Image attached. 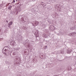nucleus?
Returning <instances> with one entry per match:
<instances>
[{
  "label": "nucleus",
  "instance_id": "obj_1",
  "mask_svg": "<svg viewBox=\"0 0 76 76\" xmlns=\"http://www.w3.org/2000/svg\"><path fill=\"white\" fill-rule=\"evenodd\" d=\"M7 50H8V49H6L4 48L2 50V53L3 54H4L6 56V54H9V51H7Z\"/></svg>",
  "mask_w": 76,
  "mask_h": 76
},
{
  "label": "nucleus",
  "instance_id": "obj_2",
  "mask_svg": "<svg viewBox=\"0 0 76 76\" xmlns=\"http://www.w3.org/2000/svg\"><path fill=\"white\" fill-rule=\"evenodd\" d=\"M18 13V12L16 10H14L12 12V15H17Z\"/></svg>",
  "mask_w": 76,
  "mask_h": 76
},
{
  "label": "nucleus",
  "instance_id": "obj_3",
  "mask_svg": "<svg viewBox=\"0 0 76 76\" xmlns=\"http://www.w3.org/2000/svg\"><path fill=\"white\" fill-rule=\"evenodd\" d=\"M16 44V43L15 42V41L14 40H12L10 42V44L11 45H12V46H13L15 44Z\"/></svg>",
  "mask_w": 76,
  "mask_h": 76
},
{
  "label": "nucleus",
  "instance_id": "obj_4",
  "mask_svg": "<svg viewBox=\"0 0 76 76\" xmlns=\"http://www.w3.org/2000/svg\"><path fill=\"white\" fill-rule=\"evenodd\" d=\"M67 53H68V54H70V53H72V50L69 49H67Z\"/></svg>",
  "mask_w": 76,
  "mask_h": 76
},
{
  "label": "nucleus",
  "instance_id": "obj_5",
  "mask_svg": "<svg viewBox=\"0 0 76 76\" xmlns=\"http://www.w3.org/2000/svg\"><path fill=\"white\" fill-rule=\"evenodd\" d=\"M41 5H42L43 6H44V7L46 6V4L44 3L43 2H41Z\"/></svg>",
  "mask_w": 76,
  "mask_h": 76
},
{
  "label": "nucleus",
  "instance_id": "obj_6",
  "mask_svg": "<svg viewBox=\"0 0 76 76\" xmlns=\"http://www.w3.org/2000/svg\"><path fill=\"white\" fill-rule=\"evenodd\" d=\"M70 29L72 30H73L74 29H76V26H74L73 27H70Z\"/></svg>",
  "mask_w": 76,
  "mask_h": 76
},
{
  "label": "nucleus",
  "instance_id": "obj_7",
  "mask_svg": "<svg viewBox=\"0 0 76 76\" xmlns=\"http://www.w3.org/2000/svg\"><path fill=\"white\" fill-rule=\"evenodd\" d=\"M39 23V22L38 21H36L34 22V24L35 25V26H37Z\"/></svg>",
  "mask_w": 76,
  "mask_h": 76
},
{
  "label": "nucleus",
  "instance_id": "obj_8",
  "mask_svg": "<svg viewBox=\"0 0 76 76\" xmlns=\"http://www.w3.org/2000/svg\"><path fill=\"white\" fill-rule=\"evenodd\" d=\"M64 51L63 50H61L60 51V53H59L62 54H64Z\"/></svg>",
  "mask_w": 76,
  "mask_h": 76
},
{
  "label": "nucleus",
  "instance_id": "obj_9",
  "mask_svg": "<svg viewBox=\"0 0 76 76\" xmlns=\"http://www.w3.org/2000/svg\"><path fill=\"white\" fill-rule=\"evenodd\" d=\"M72 34L73 35L72 36H75V35H76V33L75 32H73L72 33Z\"/></svg>",
  "mask_w": 76,
  "mask_h": 76
},
{
  "label": "nucleus",
  "instance_id": "obj_10",
  "mask_svg": "<svg viewBox=\"0 0 76 76\" xmlns=\"http://www.w3.org/2000/svg\"><path fill=\"white\" fill-rule=\"evenodd\" d=\"M12 6H10V7H8V9L9 10H12Z\"/></svg>",
  "mask_w": 76,
  "mask_h": 76
},
{
  "label": "nucleus",
  "instance_id": "obj_11",
  "mask_svg": "<svg viewBox=\"0 0 76 76\" xmlns=\"http://www.w3.org/2000/svg\"><path fill=\"white\" fill-rule=\"evenodd\" d=\"M16 54V52L14 51L13 52L12 55H13V56H15Z\"/></svg>",
  "mask_w": 76,
  "mask_h": 76
},
{
  "label": "nucleus",
  "instance_id": "obj_12",
  "mask_svg": "<svg viewBox=\"0 0 76 76\" xmlns=\"http://www.w3.org/2000/svg\"><path fill=\"white\" fill-rule=\"evenodd\" d=\"M53 26H54L53 25H50V26L49 27V28L50 29H53Z\"/></svg>",
  "mask_w": 76,
  "mask_h": 76
},
{
  "label": "nucleus",
  "instance_id": "obj_13",
  "mask_svg": "<svg viewBox=\"0 0 76 76\" xmlns=\"http://www.w3.org/2000/svg\"><path fill=\"white\" fill-rule=\"evenodd\" d=\"M69 36H70L71 37H72V36H73V34H72V33H70L69 34H68Z\"/></svg>",
  "mask_w": 76,
  "mask_h": 76
},
{
  "label": "nucleus",
  "instance_id": "obj_14",
  "mask_svg": "<svg viewBox=\"0 0 76 76\" xmlns=\"http://www.w3.org/2000/svg\"><path fill=\"white\" fill-rule=\"evenodd\" d=\"M19 48H15V49L16 50H19Z\"/></svg>",
  "mask_w": 76,
  "mask_h": 76
},
{
  "label": "nucleus",
  "instance_id": "obj_15",
  "mask_svg": "<svg viewBox=\"0 0 76 76\" xmlns=\"http://www.w3.org/2000/svg\"><path fill=\"white\" fill-rule=\"evenodd\" d=\"M15 3V0H13L12 1V2L11 4H14V3Z\"/></svg>",
  "mask_w": 76,
  "mask_h": 76
},
{
  "label": "nucleus",
  "instance_id": "obj_16",
  "mask_svg": "<svg viewBox=\"0 0 76 76\" xmlns=\"http://www.w3.org/2000/svg\"><path fill=\"white\" fill-rule=\"evenodd\" d=\"M12 22H10L9 23V25H12Z\"/></svg>",
  "mask_w": 76,
  "mask_h": 76
},
{
  "label": "nucleus",
  "instance_id": "obj_17",
  "mask_svg": "<svg viewBox=\"0 0 76 76\" xmlns=\"http://www.w3.org/2000/svg\"><path fill=\"white\" fill-rule=\"evenodd\" d=\"M8 49L7 50V51H8L9 50V48L7 47H6V49Z\"/></svg>",
  "mask_w": 76,
  "mask_h": 76
},
{
  "label": "nucleus",
  "instance_id": "obj_18",
  "mask_svg": "<svg viewBox=\"0 0 76 76\" xmlns=\"http://www.w3.org/2000/svg\"><path fill=\"white\" fill-rule=\"evenodd\" d=\"M44 49H46L47 48V46H45L44 47Z\"/></svg>",
  "mask_w": 76,
  "mask_h": 76
},
{
  "label": "nucleus",
  "instance_id": "obj_19",
  "mask_svg": "<svg viewBox=\"0 0 76 76\" xmlns=\"http://www.w3.org/2000/svg\"><path fill=\"white\" fill-rule=\"evenodd\" d=\"M10 14L11 15H13V12H12V11H11L10 12Z\"/></svg>",
  "mask_w": 76,
  "mask_h": 76
},
{
  "label": "nucleus",
  "instance_id": "obj_20",
  "mask_svg": "<svg viewBox=\"0 0 76 76\" xmlns=\"http://www.w3.org/2000/svg\"><path fill=\"white\" fill-rule=\"evenodd\" d=\"M21 11V9L20 8H19L18 10V12H20V11Z\"/></svg>",
  "mask_w": 76,
  "mask_h": 76
},
{
  "label": "nucleus",
  "instance_id": "obj_21",
  "mask_svg": "<svg viewBox=\"0 0 76 76\" xmlns=\"http://www.w3.org/2000/svg\"><path fill=\"white\" fill-rule=\"evenodd\" d=\"M10 4V3H8V4H7V6H9V4Z\"/></svg>",
  "mask_w": 76,
  "mask_h": 76
},
{
  "label": "nucleus",
  "instance_id": "obj_22",
  "mask_svg": "<svg viewBox=\"0 0 76 76\" xmlns=\"http://www.w3.org/2000/svg\"><path fill=\"white\" fill-rule=\"evenodd\" d=\"M8 27H9V28H10V25H9L8 26Z\"/></svg>",
  "mask_w": 76,
  "mask_h": 76
},
{
  "label": "nucleus",
  "instance_id": "obj_23",
  "mask_svg": "<svg viewBox=\"0 0 76 76\" xmlns=\"http://www.w3.org/2000/svg\"><path fill=\"white\" fill-rule=\"evenodd\" d=\"M21 0H16V1H20Z\"/></svg>",
  "mask_w": 76,
  "mask_h": 76
},
{
  "label": "nucleus",
  "instance_id": "obj_24",
  "mask_svg": "<svg viewBox=\"0 0 76 76\" xmlns=\"http://www.w3.org/2000/svg\"><path fill=\"white\" fill-rule=\"evenodd\" d=\"M24 29H25V30H26V27L25 28H24Z\"/></svg>",
  "mask_w": 76,
  "mask_h": 76
},
{
  "label": "nucleus",
  "instance_id": "obj_25",
  "mask_svg": "<svg viewBox=\"0 0 76 76\" xmlns=\"http://www.w3.org/2000/svg\"><path fill=\"white\" fill-rule=\"evenodd\" d=\"M27 46L28 47H29V45H27Z\"/></svg>",
  "mask_w": 76,
  "mask_h": 76
},
{
  "label": "nucleus",
  "instance_id": "obj_26",
  "mask_svg": "<svg viewBox=\"0 0 76 76\" xmlns=\"http://www.w3.org/2000/svg\"><path fill=\"white\" fill-rule=\"evenodd\" d=\"M33 26H35V25L34 24H33Z\"/></svg>",
  "mask_w": 76,
  "mask_h": 76
},
{
  "label": "nucleus",
  "instance_id": "obj_27",
  "mask_svg": "<svg viewBox=\"0 0 76 76\" xmlns=\"http://www.w3.org/2000/svg\"><path fill=\"white\" fill-rule=\"evenodd\" d=\"M1 29H0V32H1Z\"/></svg>",
  "mask_w": 76,
  "mask_h": 76
},
{
  "label": "nucleus",
  "instance_id": "obj_28",
  "mask_svg": "<svg viewBox=\"0 0 76 76\" xmlns=\"http://www.w3.org/2000/svg\"><path fill=\"white\" fill-rule=\"evenodd\" d=\"M6 21H7V23L8 22V21H7V20Z\"/></svg>",
  "mask_w": 76,
  "mask_h": 76
},
{
  "label": "nucleus",
  "instance_id": "obj_29",
  "mask_svg": "<svg viewBox=\"0 0 76 76\" xmlns=\"http://www.w3.org/2000/svg\"><path fill=\"white\" fill-rule=\"evenodd\" d=\"M47 44V43H46V44Z\"/></svg>",
  "mask_w": 76,
  "mask_h": 76
}]
</instances>
